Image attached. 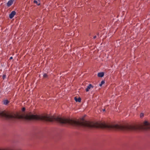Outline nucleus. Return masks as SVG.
<instances>
[{"instance_id": "obj_1", "label": "nucleus", "mask_w": 150, "mask_h": 150, "mask_svg": "<svg viewBox=\"0 0 150 150\" xmlns=\"http://www.w3.org/2000/svg\"><path fill=\"white\" fill-rule=\"evenodd\" d=\"M0 116L7 119L12 120H13L16 119H21L27 121L36 120H45L51 122L56 121L61 123H67L74 126L78 125L92 128V122L91 121L83 120L82 121L80 122L74 120L65 119L59 117L50 116L47 115L42 116L34 115L32 114L31 112L26 114L19 115L16 114L13 112L4 110L0 111Z\"/></svg>"}, {"instance_id": "obj_11", "label": "nucleus", "mask_w": 150, "mask_h": 150, "mask_svg": "<svg viewBox=\"0 0 150 150\" xmlns=\"http://www.w3.org/2000/svg\"><path fill=\"white\" fill-rule=\"evenodd\" d=\"M6 75L5 74H4L3 75L2 77L3 79H4L6 78Z\"/></svg>"}, {"instance_id": "obj_10", "label": "nucleus", "mask_w": 150, "mask_h": 150, "mask_svg": "<svg viewBox=\"0 0 150 150\" xmlns=\"http://www.w3.org/2000/svg\"><path fill=\"white\" fill-rule=\"evenodd\" d=\"M43 77L44 78H47L48 77V75L46 74L45 73L44 74Z\"/></svg>"}, {"instance_id": "obj_14", "label": "nucleus", "mask_w": 150, "mask_h": 150, "mask_svg": "<svg viewBox=\"0 0 150 150\" xmlns=\"http://www.w3.org/2000/svg\"><path fill=\"white\" fill-rule=\"evenodd\" d=\"M96 38V36H94L93 37V39H95Z\"/></svg>"}, {"instance_id": "obj_16", "label": "nucleus", "mask_w": 150, "mask_h": 150, "mask_svg": "<svg viewBox=\"0 0 150 150\" xmlns=\"http://www.w3.org/2000/svg\"><path fill=\"white\" fill-rule=\"evenodd\" d=\"M105 109H103V111H105Z\"/></svg>"}, {"instance_id": "obj_5", "label": "nucleus", "mask_w": 150, "mask_h": 150, "mask_svg": "<svg viewBox=\"0 0 150 150\" xmlns=\"http://www.w3.org/2000/svg\"><path fill=\"white\" fill-rule=\"evenodd\" d=\"M104 75V73L103 72H100L98 73V77H102Z\"/></svg>"}, {"instance_id": "obj_4", "label": "nucleus", "mask_w": 150, "mask_h": 150, "mask_svg": "<svg viewBox=\"0 0 150 150\" xmlns=\"http://www.w3.org/2000/svg\"><path fill=\"white\" fill-rule=\"evenodd\" d=\"M93 88V85L91 84H90L86 88V92H88L91 88Z\"/></svg>"}, {"instance_id": "obj_3", "label": "nucleus", "mask_w": 150, "mask_h": 150, "mask_svg": "<svg viewBox=\"0 0 150 150\" xmlns=\"http://www.w3.org/2000/svg\"><path fill=\"white\" fill-rule=\"evenodd\" d=\"M15 0H9L7 4V5L8 7H10L11 5H12L13 3V2Z\"/></svg>"}, {"instance_id": "obj_12", "label": "nucleus", "mask_w": 150, "mask_h": 150, "mask_svg": "<svg viewBox=\"0 0 150 150\" xmlns=\"http://www.w3.org/2000/svg\"><path fill=\"white\" fill-rule=\"evenodd\" d=\"M144 116V114L143 113H141L140 115V117H142Z\"/></svg>"}, {"instance_id": "obj_2", "label": "nucleus", "mask_w": 150, "mask_h": 150, "mask_svg": "<svg viewBox=\"0 0 150 150\" xmlns=\"http://www.w3.org/2000/svg\"><path fill=\"white\" fill-rule=\"evenodd\" d=\"M16 12L15 11H13L9 15V17L11 19L16 14Z\"/></svg>"}, {"instance_id": "obj_13", "label": "nucleus", "mask_w": 150, "mask_h": 150, "mask_svg": "<svg viewBox=\"0 0 150 150\" xmlns=\"http://www.w3.org/2000/svg\"><path fill=\"white\" fill-rule=\"evenodd\" d=\"M25 110V108H22V111L23 112H24V111Z\"/></svg>"}, {"instance_id": "obj_15", "label": "nucleus", "mask_w": 150, "mask_h": 150, "mask_svg": "<svg viewBox=\"0 0 150 150\" xmlns=\"http://www.w3.org/2000/svg\"><path fill=\"white\" fill-rule=\"evenodd\" d=\"M13 59V57H10L9 59Z\"/></svg>"}, {"instance_id": "obj_8", "label": "nucleus", "mask_w": 150, "mask_h": 150, "mask_svg": "<svg viewBox=\"0 0 150 150\" xmlns=\"http://www.w3.org/2000/svg\"><path fill=\"white\" fill-rule=\"evenodd\" d=\"M9 103V101L7 100H5L4 101V104L5 105H6Z\"/></svg>"}, {"instance_id": "obj_6", "label": "nucleus", "mask_w": 150, "mask_h": 150, "mask_svg": "<svg viewBox=\"0 0 150 150\" xmlns=\"http://www.w3.org/2000/svg\"><path fill=\"white\" fill-rule=\"evenodd\" d=\"M74 99L75 101L76 102H80L81 101V98L80 97L77 98L76 97H75Z\"/></svg>"}, {"instance_id": "obj_9", "label": "nucleus", "mask_w": 150, "mask_h": 150, "mask_svg": "<svg viewBox=\"0 0 150 150\" xmlns=\"http://www.w3.org/2000/svg\"><path fill=\"white\" fill-rule=\"evenodd\" d=\"M104 83H105L104 81L103 80L101 81L100 83L99 84V85L100 86H102V84H104Z\"/></svg>"}, {"instance_id": "obj_7", "label": "nucleus", "mask_w": 150, "mask_h": 150, "mask_svg": "<svg viewBox=\"0 0 150 150\" xmlns=\"http://www.w3.org/2000/svg\"><path fill=\"white\" fill-rule=\"evenodd\" d=\"M38 1H39V2H38L37 1H36V0H34L33 1V2L34 3L36 4L37 5L39 6L40 4V3L39 1V0H38Z\"/></svg>"}]
</instances>
